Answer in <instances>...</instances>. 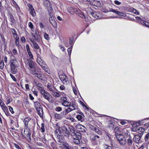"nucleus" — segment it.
Instances as JSON below:
<instances>
[{
    "mask_svg": "<svg viewBox=\"0 0 149 149\" xmlns=\"http://www.w3.org/2000/svg\"><path fill=\"white\" fill-rule=\"evenodd\" d=\"M11 72L13 74H16L17 71V67H10Z\"/></svg>",
    "mask_w": 149,
    "mask_h": 149,
    "instance_id": "obj_25",
    "label": "nucleus"
},
{
    "mask_svg": "<svg viewBox=\"0 0 149 149\" xmlns=\"http://www.w3.org/2000/svg\"><path fill=\"white\" fill-rule=\"evenodd\" d=\"M1 106L2 109L4 111L8 109V108L4 104H3V105H2Z\"/></svg>",
    "mask_w": 149,
    "mask_h": 149,
    "instance_id": "obj_39",
    "label": "nucleus"
},
{
    "mask_svg": "<svg viewBox=\"0 0 149 149\" xmlns=\"http://www.w3.org/2000/svg\"><path fill=\"white\" fill-rule=\"evenodd\" d=\"M40 130L42 132H44L45 131V125L44 123H42Z\"/></svg>",
    "mask_w": 149,
    "mask_h": 149,
    "instance_id": "obj_49",
    "label": "nucleus"
},
{
    "mask_svg": "<svg viewBox=\"0 0 149 149\" xmlns=\"http://www.w3.org/2000/svg\"><path fill=\"white\" fill-rule=\"evenodd\" d=\"M92 129L95 131L99 135H101L102 134V132L99 129V128H97L95 127H93Z\"/></svg>",
    "mask_w": 149,
    "mask_h": 149,
    "instance_id": "obj_17",
    "label": "nucleus"
},
{
    "mask_svg": "<svg viewBox=\"0 0 149 149\" xmlns=\"http://www.w3.org/2000/svg\"><path fill=\"white\" fill-rule=\"evenodd\" d=\"M77 118L79 120L82 121V117L81 115H78L76 116Z\"/></svg>",
    "mask_w": 149,
    "mask_h": 149,
    "instance_id": "obj_58",
    "label": "nucleus"
},
{
    "mask_svg": "<svg viewBox=\"0 0 149 149\" xmlns=\"http://www.w3.org/2000/svg\"><path fill=\"white\" fill-rule=\"evenodd\" d=\"M73 142L74 143L76 144H78L80 143V139H78L74 138V137Z\"/></svg>",
    "mask_w": 149,
    "mask_h": 149,
    "instance_id": "obj_28",
    "label": "nucleus"
},
{
    "mask_svg": "<svg viewBox=\"0 0 149 149\" xmlns=\"http://www.w3.org/2000/svg\"><path fill=\"white\" fill-rule=\"evenodd\" d=\"M38 112V114L40 116H43V110L42 108L39 109H36Z\"/></svg>",
    "mask_w": 149,
    "mask_h": 149,
    "instance_id": "obj_30",
    "label": "nucleus"
},
{
    "mask_svg": "<svg viewBox=\"0 0 149 149\" xmlns=\"http://www.w3.org/2000/svg\"><path fill=\"white\" fill-rule=\"evenodd\" d=\"M15 43L16 45L19 48L20 46V45L19 42V39L15 40Z\"/></svg>",
    "mask_w": 149,
    "mask_h": 149,
    "instance_id": "obj_52",
    "label": "nucleus"
},
{
    "mask_svg": "<svg viewBox=\"0 0 149 149\" xmlns=\"http://www.w3.org/2000/svg\"><path fill=\"white\" fill-rule=\"evenodd\" d=\"M63 147H65L66 149H71V146H70L68 144L65 143V145H64L63 146Z\"/></svg>",
    "mask_w": 149,
    "mask_h": 149,
    "instance_id": "obj_56",
    "label": "nucleus"
},
{
    "mask_svg": "<svg viewBox=\"0 0 149 149\" xmlns=\"http://www.w3.org/2000/svg\"><path fill=\"white\" fill-rule=\"evenodd\" d=\"M9 17L10 21L12 23H13L15 21V19L13 16L12 15V14H9Z\"/></svg>",
    "mask_w": 149,
    "mask_h": 149,
    "instance_id": "obj_36",
    "label": "nucleus"
},
{
    "mask_svg": "<svg viewBox=\"0 0 149 149\" xmlns=\"http://www.w3.org/2000/svg\"><path fill=\"white\" fill-rule=\"evenodd\" d=\"M55 136L57 137V139L60 138H62L63 135L62 133L60 132L59 130H56L55 132Z\"/></svg>",
    "mask_w": 149,
    "mask_h": 149,
    "instance_id": "obj_15",
    "label": "nucleus"
},
{
    "mask_svg": "<svg viewBox=\"0 0 149 149\" xmlns=\"http://www.w3.org/2000/svg\"><path fill=\"white\" fill-rule=\"evenodd\" d=\"M30 70H31V73L32 74H34L36 75L38 73H37L36 71L35 70V68L34 69H30Z\"/></svg>",
    "mask_w": 149,
    "mask_h": 149,
    "instance_id": "obj_48",
    "label": "nucleus"
},
{
    "mask_svg": "<svg viewBox=\"0 0 149 149\" xmlns=\"http://www.w3.org/2000/svg\"><path fill=\"white\" fill-rule=\"evenodd\" d=\"M24 134H25L24 135L25 137L31 139V133H30V131L29 129L27 128L25 129L24 131Z\"/></svg>",
    "mask_w": 149,
    "mask_h": 149,
    "instance_id": "obj_6",
    "label": "nucleus"
},
{
    "mask_svg": "<svg viewBox=\"0 0 149 149\" xmlns=\"http://www.w3.org/2000/svg\"><path fill=\"white\" fill-rule=\"evenodd\" d=\"M73 109L75 110L77 109L78 106L76 103L75 101H73L70 102V106Z\"/></svg>",
    "mask_w": 149,
    "mask_h": 149,
    "instance_id": "obj_8",
    "label": "nucleus"
},
{
    "mask_svg": "<svg viewBox=\"0 0 149 149\" xmlns=\"http://www.w3.org/2000/svg\"><path fill=\"white\" fill-rule=\"evenodd\" d=\"M116 137L120 144L122 145H124L126 143V139L124 135L121 134L116 136Z\"/></svg>",
    "mask_w": 149,
    "mask_h": 149,
    "instance_id": "obj_1",
    "label": "nucleus"
},
{
    "mask_svg": "<svg viewBox=\"0 0 149 149\" xmlns=\"http://www.w3.org/2000/svg\"><path fill=\"white\" fill-rule=\"evenodd\" d=\"M108 126L110 129L112 130L114 127V124L112 122H110V123H109Z\"/></svg>",
    "mask_w": 149,
    "mask_h": 149,
    "instance_id": "obj_33",
    "label": "nucleus"
},
{
    "mask_svg": "<svg viewBox=\"0 0 149 149\" xmlns=\"http://www.w3.org/2000/svg\"><path fill=\"white\" fill-rule=\"evenodd\" d=\"M38 32L36 31L35 33H32V35L33 37V38L37 41H38L39 40V38L38 37Z\"/></svg>",
    "mask_w": 149,
    "mask_h": 149,
    "instance_id": "obj_19",
    "label": "nucleus"
},
{
    "mask_svg": "<svg viewBox=\"0 0 149 149\" xmlns=\"http://www.w3.org/2000/svg\"><path fill=\"white\" fill-rule=\"evenodd\" d=\"M56 140L59 145L62 146H63L64 145H65V143H64V140L62 139V137L57 139Z\"/></svg>",
    "mask_w": 149,
    "mask_h": 149,
    "instance_id": "obj_14",
    "label": "nucleus"
},
{
    "mask_svg": "<svg viewBox=\"0 0 149 149\" xmlns=\"http://www.w3.org/2000/svg\"><path fill=\"white\" fill-rule=\"evenodd\" d=\"M114 3L117 5H120L121 4V2L120 0H115L114 1Z\"/></svg>",
    "mask_w": 149,
    "mask_h": 149,
    "instance_id": "obj_51",
    "label": "nucleus"
},
{
    "mask_svg": "<svg viewBox=\"0 0 149 149\" xmlns=\"http://www.w3.org/2000/svg\"><path fill=\"white\" fill-rule=\"evenodd\" d=\"M4 62L3 61H1L0 63V68L1 69H3L4 67Z\"/></svg>",
    "mask_w": 149,
    "mask_h": 149,
    "instance_id": "obj_53",
    "label": "nucleus"
},
{
    "mask_svg": "<svg viewBox=\"0 0 149 149\" xmlns=\"http://www.w3.org/2000/svg\"><path fill=\"white\" fill-rule=\"evenodd\" d=\"M34 106L36 109H38L41 108L40 104L38 102H34Z\"/></svg>",
    "mask_w": 149,
    "mask_h": 149,
    "instance_id": "obj_27",
    "label": "nucleus"
},
{
    "mask_svg": "<svg viewBox=\"0 0 149 149\" xmlns=\"http://www.w3.org/2000/svg\"><path fill=\"white\" fill-rule=\"evenodd\" d=\"M136 19L138 22H139L141 24V22H142L143 20L141 18L139 17H136Z\"/></svg>",
    "mask_w": 149,
    "mask_h": 149,
    "instance_id": "obj_47",
    "label": "nucleus"
},
{
    "mask_svg": "<svg viewBox=\"0 0 149 149\" xmlns=\"http://www.w3.org/2000/svg\"><path fill=\"white\" fill-rule=\"evenodd\" d=\"M31 120V118L30 117H27L24 120L23 122L25 126L27 128L28 127V124L29 121Z\"/></svg>",
    "mask_w": 149,
    "mask_h": 149,
    "instance_id": "obj_16",
    "label": "nucleus"
},
{
    "mask_svg": "<svg viewBox=\"0 0 149 149\" xmlns=\"http://www.w3.org/2000/svg\"><path fill=\"white\" fill-rule=\"evenodd\" d=\"M48 11L49 13V15L51 16L52 15V13L53 10V8L52 7H50L48 8Z\"/></svg>",
    "mask_w": 149,
    "mask_h": 149,
    "instance_id": "obj_35",
    "label": "nucleus"
},
{
    "mask_svg": "<svg viewBox=\"0 0 149 149\" xmlns=\"http://www.w3.org/2000/svg\"><path fill=\"white\" fill-rule=\"evenodd\" d=\"M61 101L62 102V103L68 101L66 97H61Z\"/></svg>",
    "mask_w": 149,
    "mask_h": 149,
    "instance_id": "obj_44",
    "label": "nucleus"
},
{
    "mask_svg": "<svg viewBox=\"0 0 149 149\" xmlns=\"http://www.w3.org/2000/svg\"><path fill=\"white\" fill-rule=\"evenodd\" d=\"M141 138V136L139 135H136L134 136V139L136 143H138Z\"/></svg>",
    "mask_w": 149,
    "mask_h": 149,
    "instance_id": "obj_24",
    "label": "nucleus"
},
{
    "mask_svg": "<svg viewBox=\"0 0 149 149\" xmlns=\"http://www.w3.org/2000/svg\"><path fill=\"white\" fill-rule=\"evenodd\" d=\"M70 102L68 101L62 103V104L64 106L69 107L70 106Z\"/></svg>",
    "mask_w": 149,
    "mask_h": 149,
    "instance_id": "obj_41",
    "label": "nucleus"
},
{
    "mask_svg": "<svg viewBox=\"0 0 149 149\" xmlns=\"http://www.w3.org/2000/svg\"><path fill=\"white\" fill-rule=\"evenodd\" d=\"M28 53L29 56V57L31 59H34L33 55L31 53V52H29V53Z\"/></svg>",
    "mask_w": 149,
    "mask_h": 149,
    "instance_id": "obj_62",
    "label": "nucleus"
},
{
    "mask_svg": "<svg viewBox=\"0 0 149 149\" xmlns=\"http://www.w3.org/2000/svg\"><path fill=\"white\" fill-rule=\"evenodd\" d=\"M72 46H71L68 48V54L70 56L71 54L72 50Z\"/></svg>",
    "mask_w": 149,
    "mask_h": 149,
    "instance_id": "obj_45",
    "label": "nucleus"
},
{
    "mask_svg": "<svg viewBox=\"0 0 149 149\" xmlns=\"http://www.w3.org/2000/svg\"><path fill=\"white\" fill-rule=\"evenodd\" d=\"M93 1L94 6H100L101 4L100 1H97V0H93Z\"/></svg>",
    "mask_w": 149,
    "mask_h": 149,
    "instance_id": "obj_29",
    "label": "nucleus"
},
{
    "mask_svg": "<svg viewBox=\"0 0 149 149\" xmlns=\"http://www.w3.org/2000/svg\"><path fill=\"white\" fill-rule=\"evenodd\" d=\"M118 15H120L121 16L125 17L126 16V15L125 13L119 11Z\"/></svg>",
    "mask_w": 149,
    "mask_h": 149,
    "instance_id": "obj_55",
    "label": "nucleus"
},
{
    "mask_svg": "<svg viewBox=\"0 0 149 149\" xmlns=\"http://www.w3.org/2000/svg\"><path fill=\"white\" fill-rule=\"evenodd\" d=\"M10 67H18L17 62L16 60H12L10 61Z\"/></svg>",
    "mask_w": 149,
    "mask_h": 149,
    "instance_id": "obj_10",
    "label": "nucleus"
},
{
    "mask_svg": "<svg viewBox=\"0 0 149 149\" xmlns=\"http://www.w3.org/2000/svg\"><path fill=\"white\" fill-rule=\"evenodd\" d=\"M52 95L54 97H58L61 96V94L57 92H55L54 90L51 93Z\"/></svg>",
    "mask_w": 149,
    "mask_h": 149,
    "instance_id": "obj_21",
    "label": "nucleus"
},
{
    "mask_svg": "<svg viewBox=\"0 0 149 149\" xmlns=\"http://www.w3.org/2000/svg\"><path fill=\"white\" fill-rule=\"evenodd\" d=\"M11 31L12 32V33L13 34V36L17 34L16 31L14 29L12 28L11 29Z\"/></svg>",
    "mask_w": 149,
    "mask_h": 149,
    "instance_id": "obj_54",
    "label": "nucleus"
},
{
    "mask_svg": "<svg viewBox=\"0 0 149 149\" xmlns=\"http://www.w3.org/2000/svg\"><path fill=\"white\" fill-rule=\"evenodd\" d=\"M55 117L56 119H61V116L60 114L56 113L55 114Z\"/></svg>",
    "mask_w": 149,
    "mask_h": 149,
    "instance_id": "obj_43",
    "label": "nucleus"
},
{
    "mask_svg": "<svg viewBox=\"0 0 149 149\" xmlns=\"http://www.w3.org/2000/svg\"><path fill=\"white\" fill-rule=\"evenodd\" d=\"M141 22V24L143 25L149 27V23L148 22L144 20H143L142 22Z\"/></svg>",
    "mask_w": 149,
    "mask_h": 149,
    "instance_id": "obj_32",
    "label": "nucleus"
},
{
    "mask_svg": "<svg viewBox=\"0 0 149 149\" xmlns=\"http://www.w3.org/2000/svg\"><path fill=\"white\" fill-rule=\"evenodd\" d=\"M55 18L53 16H51L49 17V21L54 28H56L57 26V23L55 20Z\"/></svg>",
    "mask_w": 149,
    "mask_h": 149,
    "instance_id": "obj_3",
    "label": "nucleus"
},
{
    "mask_svg": "<svg viewBox=\"0 0 149 149\" xmlns=\"http://www.w3.org/2000/svg\"><path fill=\"white\" fill-rule=\"evenodd\" d=\"M127 143L128 145L131 146L132 143V138L130 137L127 140Z\"/></svg>",
    "mask_w": 149,
    "mask_h": 149,
    "instance_id": "obj_34",
    "label": "nucleus"
},
{
    "mask_svg": "<svg viewBox=\"0 0 149 149\" xmlns=\"http://www.w3.org/2000/svg\"><path fill=\"white\" fill-rule=\"evenodd\" d=\"M45 38L47 40L49 39V36L48 34H47L46 33H45L44 35Z\"/></svg>",
    "mask_w": 149,
    "mask_h": 149,
    "instance_id": "obj_61",
    "label": "nucleus"
},
{
    "mask_svg": "<svg viewBox=\"0 0 149 149\" xmlns=\"http://www.w3.org/2000/svg\"><path fill=\"white\" fill-rule=\"evenodd\" d=\"M30 10L31 11V13L32 16L33 17L36 15V13L34 9L33 8V6L30 5L29 7Z\"/></svg>",
    "mask_w": 149,
    "mask_h": 149,
    "instance_id": "obj_18",
    "label": "nucleus"
},
{
    "mask_svg": "<svg viewBox=\"0 0 149 149\" xmlns=\"http://www.w3.org/2000/svg\"><path fill=\"white\" fill-rule=\"evenodd\" d=\"M73 135L72 134V135H73L76 139H81V133L79 132H77L75 134L73 133Z\"/></svg>",
    "mask_w": 149,
    "mask_h": 149,
    "instance_id": "obj_20",
    "label": "nucleus"
},
{
    "mask_svg": "<svg viewBox=\"0 0 149 149\" xmlns=\"http://www.w3.org/2000/svg\"><path fill=\"white\" fill-rule=\"evenodd\" d=\"M30 40L33 44V48L36 49L40 48L36 42L35 40H32L31 39H30Z\"/></svg>",
    "mask_w": 149,
    "mask_h": 149,
    "instance_id": "obj_13",
    "label": "nucleus"
},
{
    "mask_svg": "<svg viewBox=\"0 0 149 149\" xmlns=\"http://www.w3.org/2000/svg\"><path fill=\"white\" fill-rule=\"evenodd\" d=\"M27 63L30 68V69H34L35 68V63L32 60L29 59L27 60Z\"/></svg>",
    "mask_w": 149,
    "mask_h": 149,
    "instance_id": "obj_5",
    "label": "nucleus"
},
{
    "mask_svg": "<svg viewBox=\"0 0 149 149\" xmlns=\"http://www.w3.org/2000/svg\"><path fill=\"white\" fill-rule=\"evenodd\" d=\"M100 137L97 135L93 136V137L92 136L91 139V140L93 141H95L97 139L99 138Z\"/></svg>",
    "mask_w": 149,
    "mask_h": 149,
    "instance_id": "obj_37",
    "label": "nucleus"
},
{
    "mask_svg": "<svg viewBox=\"0 0 149 149\" xmlns=\"http://www.w3.org/2000/svg\"><path fill=\"white\" fill-rule=\"evenodd\" d=\"M91 15L95 18H97L99 16L97 15L96 12H93L91 13Z\"/></svg>",
    "mask_w": 149,
    "mask_h": 149,
    "instance_id": "obj_50",
    "label": "nucleus"
},
{
    "mask_svg": "<svg viewBox=\"0 0 149 149\" xmlns=\"http://www.w3.org/2000/svg\"><path fill=\"white\" fill-rule=\"evenodd\" d=\"M47 88L50 91L51 93L54 90V89H55V88L50 83L48 84Z\"/></svg>",
    "mask_w": 149,
    "mask_h": 149,
    "instance_id": "obj_22",
    "label": "nucleus"
},
{
    "mask_svg": "<svg viewBox=\"0 0 149 149\" xmlns=\"http://www.w3.org/2000/svg\"><path fill=\"white\" fill-rule=\"evenodd\" d=\"M67 109H65V110L63 111L62 113L63 115H66L70 111L73 110H74L71 107H68Z\"/></svg>",
    "mask_w": 149,
    "mask_h": 149,
    "instance_id": "obj_11",
    "label": "nucleus"
},
{
    "mask_svg": "<svg viewBox=\"0 0 149 149\" xmlns=\"http://www.w3.org/2000/svg\"><path fill=\"white\" fill-rule=\"evenodd\" d=\"M104 148L105 149H112V148L111 146L107 145H105L104 146Z\"/></svg>",
    "mask_w": 149,
    "mask_h": 149,
    "instance_id": "obj_63",
    "label": "nucleus"
},
{
    "mask_svg": "<svg viewBox=\"0 0 149 149\" xmlns=\"http://www.w3.org/2000/svg\"><path fill=\"white\" fill-rule=\"evenodd\" d=\"M55 110L56 111L59 112L62 111V108L59 107H56L55 108Z\"/></svg>",
    "mask_w": 149,
    "mask_h": 149,
    "instance_id": "obj_57",
    "label": "nucleus"
},
{
    "mask_svg": "<svg viewBox=\"0 0 149 149\" xmlns=\"http://www.w3.org/2000/svg\"><path fill=\"white\" fill-rule=\"evenodd\" d=\"M67 77L66 76H63V77H60V78L63 83H67L68 81Z\"/></svg>",
    "mask_w": 149,
    "mask_h": 149,
    "instance_id": "obj_26",
    "label": "nucleus"
},
{
    "mask_svg": "<svg viewBox=\"0 0 149 149\" xmlns=\"http://www.w3.org/2000/svg\"><path fill=\"white\" fill-rule=\"evenodd\" d=\"M37 55V59H38V61L40 60V58H41L40 55L41 54V49L40 48L35 49L34 50Z\"/></svg>",
    "mask_w": 149,
    "mask_h": 149,
    "instance_id": "obj_7",
    "label": "nucleus"
},
{
    "mask_svg": "<svg viewBox=\"0 0 149 149\" xmlns=\"http://www.w3.org/2000/svg\"><path fill=\"white\" fill-rule=\"evenodd\" d=\"M8 107L9 111L11 112V113L12 114H13L14 113V112L13 110V108L12 107L10 106H8Z\"/></svg>",
    "mask_w": 149,
    "mask_h": 149,
    "instance_id": "obj_59",
    "label": "nucleus"
},
{
    "mask_svg": "<svg viewBox=\"0 0 149 149\" xmlns=\"http://www.w3.org/2000/svg\"><path fill=\"white\" fill-rule=\"evenodd\" d=\"M51 146L52 149H57V147H56L55 144L53 142H51L50 144Z\"/></svg>",
    "mask_w": 149,
    "mask_h": 149,
    "instance_id": "obj_42",
    "label": "nucleus"
},
{
    "mask_svg": "<svg viewBox=\"0 0 149 149\" xmlns=\"http://www.w3.org/2000/svg\"><path fill=\"white\" fill-rule=\"evenodd\" d=\"M38 59H37V61L39 64L45 70H47L48 69L47 66L45 63L43 62L41 58H40V60L38 61Z\"/></svg>",
    "mask_w": 149,
    "mask_h": 149,
    "instance_id": "obj_2",
    "label": "nucleus"
},
{
    "mask_svg": "<svg viewBox=\"0 0 149 149\" xmlns=\"http://www.w3.org/2000/svg\"><path fill=\"white\" fill-rule=\"evenodd\" d=\"M145 131L144 129L141 127H137L135 128L134 131L137 132L139 134L143 133Z\"/></svg>",
    "mask_w": 149,
    "mask_h": 149,
    "instance_id": "obj_12",
    "label": "nucleus"
},
{
    "mask_svg": "<svg viewBox=\"0 0 149 149\" xmlns=\"http://www.w3.org/2000/svg\"><path fill=\"white\" fill-rule=\"evenodd\" d=\"M113 12L116 14H117L118 15V13L119 12V11H118L117 10H116L113 9L112 8H111L109 9V11H108L107 12Z\"/></svg>",
    "mask_w": 149,
    "mask_h": 149,
    "instance_id": "obj_46",
    "label": "nucleus"
},
{
    "mask_svg": "<svg viewBox=\"0 0 149 149\" xmlns=\"http://www.w3.org/2000/svg\"><path fill=\"white\" fill-rule=\"evenodd\" d=\"M144 139L146 142L149 141V132L146 135Z\"/></svg>",
    "mask_w": 149,
    "mask_h": 149,
    "instance_id": "obj_40",
    "label": "nucleus"
},
{
    "mask_svg": "<svg viewBox=\"0 0 149 149\" xmlns=\"http://www.w3.org/2000/svg\"><path fill=\"white\" fill-rule=\"evenodd\" d=\"M77 130L81 132H86L87 130L86 128L84 126L80 124L77 125Z\"/></svg>",
    "mask_w": 149,
    "mask_h": 149,
    "instance_id": "obj_4",
    "label": "nucleus"
},
{
    "mask_svg": "<svg viewBox=\"0 0 149 149\" xmlns=\"http://www.w3.org/2000/svg\"><path fill=\"white\" fill-rule=\"evenodd\" d=\"M44 97L47 100H49V97L50 96V94L47 92L46 93V94H45L44 95H43Z\"/></svg>",
    "mask_w": 149,
    "mask_h": 149,
    "instance_id": "obj_38",
    "label": "nucleus"
},
{
    "mask_svg": "<svg viewBox=\"0 0 149 149\" xmlns=\"http://www.w3.org/2000/svg\"><path fill=\"white\" fill-rule=\"evenodd\" d=\"M132 12L135 14L137 15H139V13L136 9H133L132 10Z\"/></svg>",
    "mask_w": 149,
    "mask_h": 149,
    "instance_id": "obj_64",
    "label": "nucleus"
},
{
    "mask_svg": "<svg viewBox=\"0 0 149 149\" xmlns=\"http://www.w3.org/2000/svg\"><path fill=\"white\" fill-rule=\"evenodd\" d=\"M114 131L116 136L121 134L120 131L118 127H116L114 129Z\"/></svg>",
    "mask_w": 149,
    "mask_h": 149,
    "instance_id": "obj_23",
    "label": "nucleus"
},
{
    "mask_svg": "<svg viewBox=\"0 0 149 149\" xmlns=\"http://www.w3.org/2000/svg\"><path fill=\"white\" fill-rule=\"evenodd\" d=\"M38 89L40 91V93L42 95H44L45 94H46V93L47 92L45 91L43 88H39Z\"/></svg>",
    "mask_w": 149,
    "mask_h": 149,
    "instance_id": "obj_31",
    "label": "nucleus"
},
{
    "mask_svg": "<svg viewBox=\"0 0 149 149\" xmlns=\"http://www.w3.org/2000/svg\"><path fill=\"white\" fill-rule=\"evenodd\" d=\"M43 5L45 6H47L48 3H49V1L47 0H43Z\"/></svg>",
    "mask_w": 149,
    "mask_h": 149,
    "instance_id": "obj_60",
    "label": "nucleus"
},
{
    "mask_svg": "<svg viewBox=\"0 0 149 149\" xmlns=\"http://www.w3.org/2000/svg\"><path fill=\"white\" fill-rule=\"evenodd\" d=\"M62 132L63 134L66 136H68L70 133L68 129L65 127H63L62 128Z\"/></svg>",
    "mask_w": 149,
    "mask_h": 149,
    "instance_id": "obj_9",
    "label": "nucleus"
}]
</instances>
